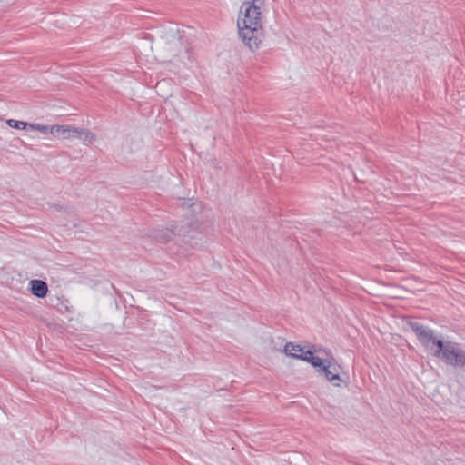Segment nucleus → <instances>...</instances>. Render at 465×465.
<instances>
[{"instance_id": "1", "label": "nucleus", "mask_w": 465, "mask_h": 465, "mask_svg": "<svg viewBox=\"0 0 465 465\" xmlns=\"http://www.w3.org/2000/svg\"><path fill=\"white\" fill-rule=\"evenodd\" d=\"M237 21L239 35L251 51L259 48L262 38V15L254 5H242Z\"/></svg>"}, {"instance_id": "2", "label": "nucleus", "mask_w": 465, "mask_h": 465, "mask_svg": "<svg viewBox=\"0 0 465 465\" xmlns=\"http://www.w3.org/2000/svg\"><path fill=\"white\" fill-rule=\"evenodd\" d=\"M439 345L438 359L450 366L465 367V350L461 349L458 343L448 341H440Z\"/></svg>"}, {"instance_id": "3", "label": "nucleus", "mask_w": 465, "mask_h": 465, "mask_svg": "<svg viewBox=\"0 0 465 465\" xmlns=\"http://www.w3.org/2000/svg\"><path fill=\"white\" fill-rule=\"evenodd\" d=\"M314 369L334 386H340V382L343 381L340 374L341 366L334 359L332 361L322 359V364Z\"/></svg>"}, {"instance_id": "4", "label": "nucleus", "mask_w": 465, "mask_h": 465, "mask_svg": "<svg viewBox=\"0 0 465 465\" xmlns=\"http://www.w3.org/2000/svg\"><path fill=\"white\" fill-rule=\"evenodd\" d=\"M417 338L423 346L430 351L434 357L438 358L437 351L440 350L439 342L444 341L443 340L434 337L432 330L426 327L418 333Z\"/></svg>"}, {"instance_id": "5", "label": "nucleus", "mask_w": 465, "mask_h": 465, "mask_svg": "<svg viewBox=\"0 0 465 465\" xmlns=\"http://www.w3.org/2000/svg\"><path fill=\"white\" fill-rule=\"evenodd\" d=\"M310 347L311 348L307 350L303 349L302 353L292 355V358L306 361L310 363L313 368L319 367L322 364V359L314 355L315 350H312L314 349V345H310Z\"/></svg>"}, {"instance_id": "6", "label": "nucleus", "mask_w": 465, "mask_h": 465, "mask_svg": "<svg viewBox=\"0 0 465 465\" xmlns=\"http://www.w3.org/2000/svg\"><path fill=\"white\" fill-rule=\"evenodd\" d=\"M50 134H52L54 137L68 139L70 137H76V134H79V129L67 125L55 124L51 126Z\"/></svg>"}, {"instance_id": "7", "label": "nucleus", "mask_w": 465, "mask_h": 465, "mask_svg": "<svg viewBox=\"0 0 465 465\" xmlns=\"http://www.w3.org/2000/svg\"><path fill=\"white\" fill-rule=\"evenodd\" d=\"M176 236V232L173 226L171 228L154 229L152 237L160 243H166Z\"/></svg>"}, {"instance_id": "8", "label": "nucleus", "mask_w": 465, "mask_h": 465, "mask_svg": "<svg viewBox=\"0 0 465 465\" xmlns=\"http://www.w3.org/2000/svg\"><path fill=\"white\" fill-rule=\"evenodd\" d=\"M29 291L37 298H45L48 292V285L43 280L34 279L29 282Z\"/></svg>"}, {"instance_id": "9", "label": "nucleus", "mask_w": 465, "mask_h": 465, "mask_svg": "<svg viewBox=\"0 0 465 465\" xmlns=\"http://www.w3.org/2000/svg\"><path fill=\"white\" fill-rule=\"evenodd\" d=\"M303 347L300 344L289 341L285 344L283 352L292 358V355L302 353Z\"/></svg>"}, {"instance_id": "10", "label": "nucleus", "mask_w": 465, "mask_h": 465, "mask_svg": "<svg viewBox=\"0 0 465 465\" xmlns=\"http://www.w3.org/2000/svg\"><path fill=\"white\" fill-rule=\"evenodd\" d=\"M6 124L15 129L26 130L28 129L29 123L15 119H8L6 120Z\"/></svg>"}, {"instance_id": "11", "label": "nucleus", "mask_w": 465, "mask_h": 465, "mask_svg": "<svg viewBox=\"0 0 465 465\" xmlns=\"http://www.w3.org/2000/svg\"><path fill=\"white\" fill-rule=\"evenodd\" d=\"M173 228L174 229V231L176 232V236L181 237V238H185L189 235V232L192 229V225L191 224H187L186 226L173 225Z\"/></svg>"}, {"instance_id": "12", "label": "nucleus", "mask_w": 465, "mask_h": 465, "mask_svg": "<svg viewBox=\"0 0 465 465\" xmlns=\"http://www.w3.org/2000/svg\"><path fill=\"white\" fill-rule=\"evenodd\" d=\"M50 128L48 125H43V124H30L29 123V125H28V129L32 130V131H35V130H37L39 132H41L42 134H47L50 133Z\"/></svg>"}, {"instance_id": "13", "label": "nucleus", "mask_w": 465, "mask_h": 465, "mask_svg": "<svg viewBox=\"0 0 465 465\" xmlns=\"http://www.w3.org/2000/svg\"><path fill=\"white\" fill-rule=\"evenodd\" d=\"M409 327L411 328L412 331L416 334L417 337L418 333L420 332L425 328V326H423L422 324L411 321H409Z\"/></svg>"}, {"instance_id": "14", "label": "nucleus", "mask_w": 465, "mask_h": 465, "mask_svg": "<svg viewBox=\"0 0 465 465\" xmlns=\"http://www.w3.org/2000/svg\"><path fill=\"white\" fill-rule=\"evenodd\" d=\"M243 5H254L259 8V11H261L264 5V0H252L251 2H244Z\"/></svg>"}, {"instance_id": "15", "label": "nucleus", "mask_w": 465, "mask_h": 465, "mask_svg": "<svg viewBox=\"0 0 465 465\" xmlns=\"http://www.w3.org/2000/svg\"><path fill=\"white\" fill-rule=\"evenodd\" d=\"M55 306H57V307H58V310H59V311H61V312H63V311H64V309L65 311H68V307H67V305L64 304V302H61L60 303H57Z\"/></svg>"}, {"instance_id": "16", "label": "nucleus", "mask_w": 465, "mask_h": 465, "mask_svg": "<svg viewBox=\"0 0 465 465\" xmlns=\"http://www.w3.org/2000/svg\"><path fill=\"white\" fill-rule=\"evenodd\" d=\"M81 133L85 135L84 140H86L89 136L91 137V139H93V137H94V134H91L90 132H85L84 130H81Z\"/></svg>"}]
</instances>
